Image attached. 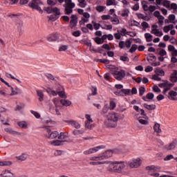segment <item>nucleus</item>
<instances>
[{"label": "nucleus", "mask_w": 177, "mask_h": 177, "mask_svg": "<svg viewBox=\"0 0 177 177\" xmlns=\"http://www.w3.org/2000/svg\"><path fill=\"white\" fill-rule=\"evenodd\" d=\"M12 165L10 161H0V167H10Z\"/></svg>", "instance_id": "bb28decb"}, {"label": "nucleus", "mask_w": 177, "mask_h": 177, "mask_svg": "<svg viewBox=\"0 0 177 177\" xmlns=\"http://www.w3.org/2000/svg\"><path fill=\"white\" fill-rule=\"evenodd\" d=\"M112 75H113L117 81H122V80L125 78L127 73H125V71L122 69L118 70V68H115L112 70Z\"/></svg>", "instance_id": "7ed1b4c3"}, {"label": "nucleus", "mask_w": 177, "mask_h": 177, "mask_svg": "<svg viewBox=\"0 0 177 177\" xmlns=\"http://www.w3.org/2000/svg\"><path fill=\"white\" fill-rule=\"evenodd\" d=\"M174 86V84H167L166 86H165L164 88V91H163V93L164 95H165L166 92H168V91H169L171 89V88H172Z\"/></svg>", "instance_id": "cd10ccee"}, {"label": "nucleus", "mask_w": 177, "mask_h": 177, "mask_svg": "<svg viewBox=\"0 0 177 177\" xmlns=\"http://www.w3.org/2000/svg\"><path fill=\"white\" fill-rule=\"evenodd\" d=\"M24 107V104H20V105H17L16 109H15V111H21Z\"/></svg>", "instance_id": "5fc2aeb1"}, {"label": "nucleus", "mask_w": 177, "mask_h": 177, "mask_svg": "<svg viewBox=\"0 0 177 177\" xmlns=\"http://www.w3.org/2000/svg\"><path fill=\"white\" fill-rule=\"evenodd\" d=\"M11 93L10 94V96H13L15 95H17L19 92L17 91V89L13 88V87H11Z\"/></svg>", "instance_id": "8fccbe9b"}, {"label": "nucleus", "mask_w": 177, "mask_h": 177, "mask_svg": "<svg viewBox=\"0 0 177 177\" xmlns=\"http://www.w3.org/2000/svg\"><path fill=\"white\" fill-rule=\"evenodd\" d=\"M106 118L104 125L106 126L107 128H115L120 120V113L115 111L109 112L106 114Z\"/></svg>", "instance_id": "f03ea898"}, {"label": "nucleus", "mask_w": 177, "mask_h": 177, "mask_svg": "<svg viewBox=\"0 0 177 177\" xmlns=\"http://www.w3.org/2000/svg\"><path fill=\"white\" fill-rule=\"evenodd\" d=\"M84 132V129H75L73 131V134L75 135V136H77V135H83Z\"/></svg>", "instance_id": "393cba45"}, {"label": "nucleus", "mask_w": 177, "mask_h": 177, "mask_svg": "<svg viewBox=\"0 0 177 177\" xmlns=\"http://www.w3.org/2000/svg\"><path fill=\"white\" fill-rule=\"evenodd\" d=\"M124 45L126 48H128V49H129V48H131V45H132V43L131 42V41L127 40L125 41Z\"/></svg>", "instance_id": "680f3d73"}, {"label": "nucleus", "mask_w": 177, "mask_h": 177, "mask_svg": "<svg viewBox=\"0 0 177 177\" xmlns=\"http://www.w3.org/2000/svg\"><path fill=\"white\" fill-rule=\"evenodd\" d=\"M161 169V167H157L154 165L147 167V169H149L151 171H157V169Z\"/></svg>", "instance_id": "4c0bfd02"}, {"label": "nucleus", "mask_w": 177, "mask_h": 177, "mask_svg": "<svg viewBox=\"0 0 177 177\" xmlns=\"http://www.w3.org/2000/svg\"><path fill=\"white\" fill-rule=\"evenodd\" d=\"M45 10L47 13H53V8L52 7H47L45 8Z\"/></svg>", "instance_id": "bf43d9fd"}, {"label": "nucleus", "mask_w": 177, "mask_h": 177, "mask_svg": "<svg viewBox=\"0 0 177 177\" xmlns=\"http://www.w3.org/2000/svg\"><path fill=\"white\" fill-rule=\"evenodd\" d=\"M145 92H146V89L145 88V87L141 86L139 88V93H140V96H143V95H145Z\"/></svg>", "instance_id": "ea45409f"}, {"label": "nucleus", "mask_w": 177, "mask_h": 177, "mask_svg": "<svg viewBox=\"0 0 177 177\" xmlns=\"http://www.w3.org/2000/svg\"><path fill=\"white\" fill-rule=\"evenodd\" d=\"M115 5V0H106V6H111Z\"/></svg>", "instance_id": "79ce46f5"}, {"label": "nucleus", "mask_w": 177, "mask_h": 177, "mask_svg": "<svg viewBox=\"0 0 177 177\" xmlns=\"http://www.w3.org/2000/svg\"><path fill=\"white\" fill-rule=\"evenodd\" d=\"M111 21L113 23V24H120V19H118V17H117L115 14L113 15V17H111Z\"/></svg>", "instance_id": "412c9836"}, {"label": "nucleus", "mask_w": 177, "mask_h": 177, "mask_svg": "<svg viewBox=\"0 0 177 177\" xmlns=\"http://www.w3.org/2000/svg\"><path fill=\"white\" fill-rule=\"evenodd\" d=\"M63 140H53V141H51L50 142V145H51L52 146H61L62 143H63Z\"/></svg>", "instance_id": "4be33fe9"}, {"label": "nucleus", "mask_w": 177, "mask_h": 177, "mask_svg": "<svg viewBox=\"0 0 177 177\" xmlns=\"http://www.w3.org/2000/svg\"><path fill=\"white\" fill-rule=\"evenodd\" d=\"M37 96H39V102H42L44 100V93L41 91H37Z\"/></svg>", "instance_id": "7c9ffc66"}, {"label": "nucleus", "mask_w": 177, "mask_h": 177, "mask_svg": "<svg viewBox=\"0 0 177 177\" xmlns=\"http://www.w3.org/2000/svg\"><path fill=\"white\" fill-rule=\"evenodd\" d=\"M169 80L171 82H177V71H173Z\"/></svg>", "instance_id": "2eb2a0df"}, {"label": "nucleus", "mask_w": 177, "mask_h": 177, "mask_svg": "<svg viewBox=\"0 0 177 177\" xmlns=\"http://www.w3.org/2000/svg\"><path fill=\"white\" fill-rule=\"evenodd\" d=\"M174 159V156L172 155H167L165 158L164 161H169V160Z\"/></svg>", "instance_id": "13d9d810"}, {"label": "nucleus", "mask_w": 177, "mask_h": 177, "mask_svg": "<svg viewBox=\"0 0 177 177\" xmlns=\"http://www.w3.org/2000/svg\"><path fill=\"white\" fill-rule=\"evenodd\" d=\"M164 17L162 15H160V17H158V23L160 24V26H162L164 24Z\"/></svg>", "instance_id": "3c124183"}, {"label": "nucleus", "mask_w": 177, "mask_h": 177, "mask_svg": "<svg viewBox=\"0 0 177 177\" xmlns=\"http://www.w3.org/2000/svg\"><path fill=\"white\" fill-rule=\"evenodd\" d=\"M64 7L65 8V15H71L73 9L75 8V3H73L72 0H65Z\"/></svg>", "instance_id": "39448f33"}, {"label": "nucleus", "mask_w": 177, "mask_h": 177, "mask_svg": "<svg viewBox=\"0 0 177 177\" xmlns=\"http://www.w3.org/2000/svg\"><path fill=\"white\" fill-rule=\"evenodd\" d=\"M53 13H55L57 15H60V9L57 8V7L53 8Z\"/></svg>", "instance_id": "c03bdc74"}, {"label": "nucleus", "mask_w": 177, "mask_h": 177, "mask_svg": "<svg viewBox=\"0 0 177 177\" xmlns=\"http://www.w3.org/2000/svg\"><path fill=\"white\" fill-rule=\"evenodd\" d=\"M127 110V108L124 106H119V109H118V111H120V113H124V111H125Z\"/></svg>", "instance_id": "e2e57ef3"}, {"label": "nucleus", "mask_w": 177, "mask_h": 177, "mask_svg": "<svg viewBox=\"0 0 177 177\" xmlns=\"http://www.w3.org/2000/svg\"><path fill=\"white\" fill-rule=\"evenodd\" d=\"M145 102H149V100H153L154 99V94L153 93H149L145 97H142Z\"/></svg>", "instance_id": "dca6fc26"}, {"label": "nucleus", "mask_w": 177, "mask_h": 177, "mask_svg": "<svg viewBox=\"0 0 177 177\" xmlns=\"http://www.w3.org/2000/svg\"><path fill=\"white\" fill-rule=\"evenodd\" d=\"M138 49V45L136 44H133L129 50V52L131 53H133V52H135V50H136Z\"/></svg>", "instance_id": "e433bc0d"}, {"label": "nucleus", "mask_w": 177, "mask_h": 177, "mask_svg": "<svg viewBox=\"0 0 177 177\" xmlns=\"http://www.w3.org/2000/svg\"><path fill=\"white\" fill-rule=\"evenodd\" d=\"M176 95H177L176 91H171L169 92L168 97L170 100H176V97H176Z\"/></svg>", "instance_id": "a211bd4d"}, {"label": "nucleus", "mask_w": 177, "mask_h": 177, "mask_svg": "<svg viewBox=\"0 0 177 177\" xmlns=\"http://www.w3.org/2000/svg\"><path fill=\"white\" fill-rule=\"evenodd\" d=\"M68 136L64 133H60L59 136H58V139L60 140H64Z\"/></svg>", "instance_id": "473e14b6"}, {"label": "nucleus", "mask_w": 177, "mask_h": 177, "mask_svg": "<svg viewBox=\"0 0 177 177\" xmlns=\"http://www.w3.org/2000/svg\"><path fill=\"white\" fill-rule=\"evenodd\" d=\"M94 41L96 42V44H97L98 45H100L102 44H103V41L102 39V38L100 37H95Z\"/></svg>", "instance_id": "603ef678"}, {"label": "nucleus", "mask_w": 177, "mask_h": 177, "mask_svg": "<svg viewBox=\"0 0 177 177\" xmlns=\"http://www.w3.org/2000/svg\"><path fill=\"white\" fill-rule=\"evenodd\" d=\"M170 3L171 1L168 0H164L163 1V6H165V8H170Z\"/></svg>", "instance_id": "37998d69"}, {"label": "nucleus", "mask_w": 177, "mask_h": 177, "mask_svg": "<svg viewBox=\"0 0 177 177\" xmlns=\"http://www.w3.org/2000/svg\"><path fill=\"white\" fill-rule=\"evenodd\" d=\"M152 80H154V81H161V77H158V75H153Z\"/></svg>", "instance_id": "052dcab7"}, {"label": "nucleus", "mask_w": 177, "mask_h": 177, "mask_svg": "<svg viewBox=\"0 0 177 177\" xmlns=\"http://www.w3.org/2000/svg\"><path fill=\"white\" fill-rule=\"evenodd\" d=\"M45 136L46 138H48V139H56V138L59 136V132L52 131H50V129L46 128Z\"/></svg>", "instance_id": "6e6552de"}, {"label": "nucleus", "mask_w": 177, "mask_h": 177, "mask_svg": "<svg viewBox=\"0 0 177 177\" xmlns=\"http://www.w3.org/2000/svg\"><path fill=\"white\" fill-rule=\"evenodd\" d=\"M85 128L86 129L91 130L95 128V124H93V122H85Z\"/></svg>", "instance_id": "6ab92c4d"}, {"label": "nucleus", "mask_w": 177, "mask_h": 177, "mask_svg": "<svg viewBox=\"0 0 177 177\" xmlns=\"http://www.w3.org/2000/svg\"><path fill=\"white\" fill-rule=\"evenodd\" d=\"M68 49V46L67 45H62L59 48V52H66Z\"/></svg>", "instance_id": "f704fd0d"}, {"label": "nucleus", "mask_w": 177, "mask_h": 177, "mask_svg": "<svg viewBox=\"0 0 177 177\" xmlns=\"http://www.w3.org/2000/svg\"><path fill=\"white\" fill-rule=\"evenodd\" d=\"M68 123L70 124V125H72V127H74L76 129H80V128H81V124L74 120H70Z\"/></svg>", "instance_id": "f3484780"}, {"label": "nucleus", "mask_w": 177, "mask_h": 177, "mask_svg": "<svg viewBox=\"0 0 177 177\" xmlns=\"http://www.w3.org/2000/svg\"><path fill=\"white\" fill-rule=\"evenodd\" d=\"M53 103L55 104V113L57 114V115H60L61 112H60V110H62V106L60 105H59V100L57 98H55L53 100Z\"/></svg>", "instance_id": "9b49d317"}, {"label": "nucleus", "mask_w": 177, "mask_h": 177, "mask_svg": "<svg viewBox=\"0 0 177 177\" xmlns=\"http://www.w3.org/2000/svg\"><path fill=\"white\" fill-rule=\"evenodd\" d=\"M138 122L142 125H148V124H149V121L148 120H143V119H138Z\"/></svg>", "instance_id": "58836bf2"}, {"label": "nucleus", "mask_w": 177, "mask_h": 177, "mask_svg": "<svg viewBox=\"0 0 177 177\" xmlns=\"http://www.w3.org/2000/svg\"><path fill=\"white\" fill-rule=\"evenodd\" d=\"M129 15V10H124L122 14H121V16H122V17H128Z\"/></svg>", "instance_id": "09e8293b"}, {"label": "nucleus", "mask_w": 177, "mask_h": 177, "mask_svg": "<svg viewBox=\"0 0 177 177\" xmlns=\"http://www.w3.org/2000/svg\"><path fill=\"white\" fill-rule=\"evenodd\" d=\"M18 125L20 127V128H27V122L24 121L19 122Z\"/></svg>", "instance_id": "c9c22d12"}, {"label": "nucleus", "mask_w": 177, "mask_h": 177, "mask_svg": "<svg viewBox=\"0 0 177 177\" xmlns=\"http://www.w3.org/2000/svg\"><path fill=\"white\" fill-rule=\"evenodd\" d=\"M31 113H32V114H33V115H35V117L36 118H40L41 115H39V113H38V112L32 111Z\"/></svg>", "instance_id": "69168bd1"}, {"label": "nucleus", "mask_w": 177, "mask_h": 177, "mask_svg": "<svg viewBox=\"0 0 177 177\" xmlns=\"http://www.w3.org/2000/svg\"><path fill=\"white\" fill-rule=\"evenodd\" d=\"M122 96H128L131 95V90L129 89H122Z\"/></svg>", "instance_id": "2f4dec72"}, {"label": "nucleus", "mask_w": 177, "mask_h": 177, "mask_svg": "<svg viewBox=\"0 0 177 177\" xmlns=\"http://www.w3.org/2000/svg\"><path fill=\"white\" fill-rule=\"evenodd\" d=\"M95 10H97V12H99V13H102V12H104V10H106V6H98L95 8Z\"/></svg>", "instance_id": "c756f323"}, {"label": "nucleus", "mask_w": 177, "mask_h": 177, "mask_svg": "<svg viewBox=\"0 0 177 177\" xmlns=\"http://www.w3.org/2000/svg\"><path fill=\"white\" fill-rule=\"evenodd\" d=\"M159 55H160V56H166L167 51H165V50H164V49H162L160 50Z\"/></svg>", "instance_id": "338daca9"}, {"label": "nucleus", "mask_w": 177, "mask_h": 177, "mask_svg": "<svg viewBox=\"0 0 177 177\" xmlns=\"http://www.w3.org/2000/svg\"><path fill=\"white\" fill-rule=\"evenodd\" d=\"M155 73H156V74H157V75H160L161 77H163V75H165V72H164V71H162L160 68H156Z\"/></svg>", "instance_id": "5701e85b"}, {"label": "nucleus", "mask_w": 177, "mask_h": 177, "mask_svg": "<svg viewBox=\"0 0 177 177\" xmlns=\"http://www.w3.org/2000/svg\"><path fill=\"white\" fill-rule=\"evenodd\" d=\"M143 106L147 109V110H155L156 109V106L154 104H144Z\"/></svg>", "instance_id": "a878e982"}, {"label": "nucleus", "mask_w": 177, "mask_h": 177, "mask_svg": "<svg viewBox=\"0 0 177 177\" xmlns=\"http://www.w3.org/2000/svg\"><path fill=\"white\" fill-rule=\"evenodd\" d=\"M153 131L156 132L157 136H160V133L162 132L161 130V126L158 123H156L153 126Z\"/></svg>", "instance_id": "ddd939ff"}, {"label": "nucleus", "mask_w": 177, "mask_h": 177, "mask_svg": "<svg viewBox=\"0 0 177 177\" xmlns=\"http://www.w3.org/2000/svg\"><path fill=\"white\" fill-rule=\"evenodd\" d=\"M77 2H79V6H80V8H85L86 6L85 0H77Z\"/></svg>", "instance_id": "72a5a7b5"}, {"label": "nucleus", "mask_w": 177, "mask_h": 177, "mask_svg": "<svg viewBox=\"0 0 177 177\" xmlns=\"http://www.w3.org/2000/svg\"><path fill=\"white\" fill-rule=\"evenodd\" d=\"M41 5L42 1H41V0H32L29 3L28 6L31 8V9H35V10H37V12L42 14L44 11H42V8H41Z\"/></svg>", "instance_id": "20e7f679"}, {"label": "nucleus", "mask_w": 177, "mask_h": 177, "mask_svg": "<svg viewBox=\"0 0 177 177\" xmlns=\"http://www.w3.org/2000/svg\"><path fill=\"white\" fill-rule=\"evenodd\" d=\"M60 103L62 106H71V102L68 100H61Z\"/></svg>", "instance_id": "c85d7f7f"}, {"label": "nucleus", "mask_w": 177, "mask_h": 177, "mask_svg": "<svg viewBox=\"0 0 177 177\" xmlns=\"http://www.w3.org/2000/svg\"><path fill=\"white\" fill-rule=\"evenodd\" d=\"M86 117V121L85 122H93V120H92V118L91 117V115L86 114L85 115Z\"/></svg>", "instance_id": "a19ab883"}, {"label": "nucleus", "mask_w": 177, "mask_h": 177, "mask_svg": "<svg viewBox=\"0 0 177 177\" xmlns=\"http://www.w3.org/2000/svg\"><path fill=\"white\" fill-rule=\"evenodd\" d=\"M63 154V151L61 150H56L54 152V155L57 157L58 156H62Z\"/></svg>", "instance_id": "6e6d98bb"}, {"label": "nucleus", "mask_w": 177, "mask_h": 177, "mask_svg": "<svg viewBox=\"0 0 177 177\" xmlns=\"http://www.w3.org/2000/svg\"><path fill=\"white\" fill-rule=\"evenodd\" d=\"M113 150L108 149L102 153L97 156H94L90 158L89 165L97 166V165H108L107 171L109 172H114L115 174H121L122 169H125V163L122 161H103L107 160L110 157H113Z\"/></svg>", "instance_id": "f257e3e1"}, {"label": "nucleus", "mask_w": 177, "mask_h": 177, "mask_svg": "<svg viewBox=\"0 0 177 177\" xmlns=\"http://www.w3.org/2000/svg\"><path fill=\"white\" fill-rule=\"evenodd\" d=\"M130 168H139L142 165V159L140 158H133L128 162Z\"/></svg>", "instance_id": "423d86ee"}, {"label": "nucleus", "mask_w": 177, "mask_h": 177, "mask_svg": "<svg viewBox=\"0 0 177 177\" xmlns=\"http://www.w3.org/2000/svg\"><path fill=\"white\" fill-rule=\"evenodd\" d=\"M116 104L113 101H111L109 104V110H114L115 109Z\"/></svg>", "instance_id": "de8ad7c7"}, {"label": "nucleus", "mask_w": 177, "mask_h": 177, "mask_svg": "<svg viewBox=\"0 0 177 177\" xmlns=\"http://www.w3.org/2000/svg\"><path fill=\"white\" fill-rule=\"evenodd\" d=\"M137 16H138V19H142V20H146L147 17L145 16V15H143V14L139 13L137 15Z\"/></svg>", "instance_id": "774afa93"}, {"label": "nucleus", "mask_w": 177, "mask_h": 177, "mask_svg": "<svg viewBox=\"0 0 177 177\" xmlns=\"http://www.w3.org/2000/svg\"><path fill=\"white\" fill-rule=\"evenodd\" d=\"M78 23V17L75 15H72L71 17V21H70V27L71 28H74L77 24Z\"/></svg>", "instance_id": "9d476101"}, {"label": "nucleus", "mask_w": 177, "mask_h": 177, "mask_svg": "<svg viewBox=\"0 0 177 177\" xmlns=\"http://www.w3.org/2000/svg\"><path fill=\"white\" fill-rule=\"evenodd\" d=\"M27 154L21 153L20 156H16V158L18 161H26V160H27Z\"/></svg>", "instance_id": "aec40b11"}, {"label": "nucleus", "mask_w": 177, "mask_h": 177, "mask_svg": "<svg viewBox=\"0 0 177 177\" xmlns=\"http://www.w3.org/2000/svg\"><path fill=\"white\" fill-rule=\"evenodd\" d=\"M92 24L93 25L95 30H99V28H100V24L96 23V21H93Z\"/></svg>", "instance_id": "a18cd8bd"}, {"label": "nucleus", "mask_w": 177, "mask_h": 177, "mask_svg": "<svg viewBox=\"0 0 177 177\" xmlns=\"http://www.w3.org/2000/svg\"><path fill=\"white\" fill-rule=\"evenodd\" d=\"M89 21V20H88V19H82L80 21V26H82V24H85V23H88Z\"/></svg>", "instance_id": "0e129e2a"}, {"label": "nucleus", "mask_w": 177, "mask_h": 177, "mask_svg": "<svg viewBox=\"0 0 177 177\" xmlns=\"http://www.w3.org/2000/svg\"><path fill=\"white\" fill-rule=\"evenodd\" d=\"M158 26H157V25H152L151 26V33L153 34L156 37H162V35H163L162 32L160 31V30H158Z\"/></svg>", "instance_id": "1a4fd4ad"}, {"label": "nucleus", "mask_w": 177, "mask_h": 177, "mask_svg": "<svg viewBox=\"0 0 177 177\" xmlns=\"http://www.w3.org/2000/svg\"><path fill=\"white\" fill-rule=\"evenodd\" d=\"M153 91L158 93L161 92V90L160 89V88H158V86L154 85L153 87Z\"/></svg>", "instance_id": "4d7b16f0"}, {"label": "nucleus", "mask_w": 177, "mask_h": 177, "mask_svg": "<svg viewBox=\"0 0 177 177\" xmlns=\"http://www.w3.org/2000/svg\"><path fill=\"white\" fill-rule=\"evenodd\" d=\"M2 177H15L13 174L8 170H4L0 174Z\"/></svg>", "instance_id": "4468645a"}, {"label": "nucleus", "mask_w": 177, "mask_h": 177, "mask_svg": "<svg viewBox=\"0 0 177 177\" xmlns=\"http://www.w3.org/2000/svg\"><path fill=\"white\" fill-rule=\"evenodd\" d=\"M101 19L102 20H111V16H110V15H102Z\"/></svg>", "instance_id": "864d4df0"}, {"label": "nucleus", "mask_w": 177, "mask_h": 177, "mask_svg": "<svg viewBox=\"0 0 177 177\" xmlns=\"http://www.w3.org/2000/svg\"><path fill=\"white\" fill-rule=\"evenodd\" d=\"M58 95L60 96V97H62V99L67 98V96L66 95V93L64 91H58Z\"/></svg>", "instance_id": "49530a36"}, {"label": "nucleus", "mask_w": 177, "mask_h": 177, "mask_svg": "<svg viewBox=\"0 0 177 177\" xmlns=\"http://www.w3.org/2000/svg\"><path fill=\"white\" fill-rule=\"evenodd\" d=\"M104 149V146H97L90 148L84 151V154L88 156L89 154H95V153H97V151H100L102 149Z\"/></svg>", "instance_id": "0eeeda50"}, {"label": "nucleus", "mask_w": 177, "mask_h": 177, "mask_svg": "<svg viewBox=\"0 0 177 177\" xmlns=\"http://www.w3.org/2000/svg\"><path fill=\"white\" fill-rule=\"evenodd\" d=\"M176 145H177L176 141H173L168 145H166L165 147V150H167V151H169L171 150H175V149H176Z\"/></svg>", "instance_id": "f8f14e48"}, {"label": "nucleus", "mask_w": 177, "mask_h": 177, "mask_svg": "<svg viewBox=\"0 0 177 177\" xmlns=\"http://www.w3.org/2000/svg\"><path fill=\"white\" fill-rule=\"evenodd\" d=\"M145 38L147 42H151V41H153V36L150 33H145Z\"/></svg>", "instance_id": "b1692460"}]
</instances>
